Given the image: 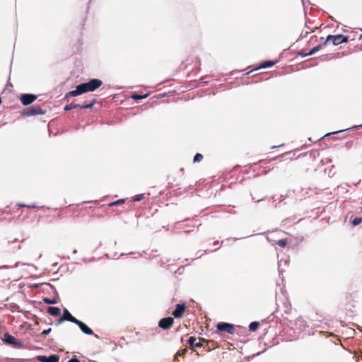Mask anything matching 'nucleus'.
<instances>
[{
	"instance_id": "obj_51",
	"label": "nucleus",
	"mask_w": 362,
	"mask_h": 362,
	"mask_svg": "<svg viewBox=\"0 0 362 362\" xmlns=\"http://www.w3.org/2000/svg\"><path fill=\"white\" fill-rule=\"evenodd\" d=\"M252 71H250L248 72H247V74H249L250 72H252Z\"/></svg>"
},
{
	"instance_id": "obj_52",
	"label": "nucleus",
	"mask_w": 362,
	"mask_h": 362,
	"mask_svg": "<svg viewBox=\"0 0 362 362\" xmlns=\"http://www.w3.org/2000/svg\"><path fill=\"white\" fill-rule=\"evenodd\" d=\"M309 141H312V139L310 137L308 138Z\"/></svg>"
},
{
	"instance_id": "obj_20",
	"label": "nucleus",
	"mask_w": 362,
	"mask_h": 362,
	"mask_svg": "<svg viewBox=\"0 0 362 362\" xmlns=\"http://www.w3.org/2000/svg\"><path fill=\"white\" fill-rule=\"evenodd\" d=\"M42 300L46 304H57L58 303L57 298H47V297H44L42 298Z\"/></svg>"
},
{
	"instance_id": "obj_30",
	"label": "nucleus",
	"mask_w": 362,
	"mask_h": 362,
	"mask_svg": "<svg viewBox=\"0 0 362 362\" xmlns=\"http://www.w3.org/2000/svg\"><path fill=\"white\" fill-rule=\"evenodd\" d=\"M202 341H205V340L202 338H199V341L198 342H195L194 346L197 347V348H201L203 346L202 342Z\"/></svg>"
},
{
	"instance_id": "obj_16",
	"label": "nucleus",
	"mask_w": 362,
	"mask_h": 362,
	"mask_svg": "<svg viewBox=\"0 0 362 362\" xmlns=\"http://www.w3.org/2000/svg\"><path fill=\"white\" fill-rule=\"evenodd\" d=\"M149 95H150L149 93H145L144 95H140V94H138V93H134V94H132L131 98L132 99H134V100H136V101H139L140 100L146 98Z\"/></svg>"
},
{
	"instance_id": "obj_9",
	"label": "nucleus",
	"mask_w": 362,
	"mask_h": 362,
	"mask_svg": "<svg viewBox=\"0 0 362 362\" xmlns=\"http://www.w3.org/2000/svg\"><path fill=\"white\" fill-rule=\"evenodd\" d=\"M185 310V303H178L176 305L175 308L172 312V315L175 318H180L182 317Z\"/></svg>"
},
{
	"instance_id": "obj_42",
	"label": "nucleus",
	"mask_w": 362,
	"mask_h": 362,
	"mask_svg": "<svg viewBox=\"0 0 362 362\" xmlns=\"http://www.w3.org/2000/svg\"><path fill=\"white\" fill-rule=\"evenodd\" d=\"M219 243H219V241H218V240H215V241L214 242V243H213V244H214V245L217 246V245H219Z\"/></svg>"
},
{
	"instance_id": "obj_17",
	"label": "nucleus",
	"mask_w": 362,
	"mask_h": 362,
	"mask_svg": "<svg viewBox=\"0 0 362 362\" xmlns=\"http://www.w3.org/2000/svg\"><path fill=\"white\" fill-rule=\"evenodd\" d=\"M260 324L257 321H253L250 323L248 326V329L250 332H255L259 327Z\"/></svg>"
},
{
	"instance_id": "obj_14",
	"label": "nucleus",
	"mask_w": 362,
	"mask_h": 362,
	"mask_svg": "<svg viewBox=\"0 0 362 362\" xmlns=\"http://www.w3.org/2000/svg\"><path fill=\"white\" fill-rule=\"evenodd\" d=\"M42 286H45L49 287L52 290L53 293L56 296H58V292H57L56 288L53 285L49 284V283L34 284L30 287L31 288H40Z\"/></svg>"
},
{
	"instance_id": "obj_32",
	"label": "nucleus",
	"mask_w": 362,
	"mask_h": 362,
	"mask_svg": "<svg viewBox=\"0 0 362 362\" xmlns=\"http://www.w3.org/2000/svg\"><path fill=\"white\" fill-rule=\"evenodd\" d=\"M74 106H73V104H67V105H66L64 106V110L65 111H69V110H73V109H74Z\"/></svg>"
},
{
	"instance_id": "obj_24",
	"label": "nucleus",
	"mask_w": 362,
	"mask_h": 362,
	"mask_svg": "<svg viewBox=\"0 0 362 362\" xmlns=\"http://www.w3.org/2000/svg\"><path fill=\"white\" fill-rule=\"evenodd\" d=\"M288 241L286 238L280 239L277 241V245L281 247H285L287 245Z\"/></svg>"
},
{
	"instance_id": "obj_40",
	"label": "nucleus",
	"mask_w": 362,
	"mask_h": 362,
	"mask_svg": "<svg viewBox=\"0 0 362 362\" xmlns=\"http://www.w3.org/2000/svg\"><path fill=\"white\" fill-rule=\"evenodd\" d=\"M18 206L21 207H27L28 204H23V203H19L18 204Z\"/></svg>"
},
{
	"instance_id": "obj_47",
	"label": "nucleus",
	"mask_w": 362,
	"mask_h": 362,
	"mask_svg": "<svg viewBox=\"0 0 362 362\" xmlns=\"http://www.w3.org/2000/svg\"><path fill=\"white\" fill-rule=\"evenodd\" d=\"M18 264H19V262H16V263L15 264V265H14V267H17Z\"/></svg>"
},
{
	"instance_id": "obj_6",
	"label": "nucleus",
	"mask_w": 362,
	"mask_h": 362,
	"mask_svg": "<svg viewBox=\"0 0 362 362\" xmlns=\"http://www.w3.org/2000/svg\"><path fill=\"white\" fill-rule=\"evenodd\" d=\"M37 98V95L33 93H23L19 98L21 103L25 106L32 104Z\"/></svg>"
},
{
	"instance_id": "obj_38",
	"label": "nucleus",
	"mask_w": 362,
	"mask_h": 362,
	"mask_svg": "<svg viewBox=\"0 0 362 362\" xmlns=\"http://www.w3.org/2000/svg\"><path fill=\"white\" fill-rule=\"evenodd\" d=\"M73 106H74V109H76V108H80V109H81V107H82V105H79V104H73Z\"/></svg>"
},
{
	"instance_id": "obj_35",
	"label": "nucleus",
	"mask_w": 362,
	"mask_h": 362,
	"mask_svg": "<svg viewBox=\"0 0 362 362\" xmlns=\"http://www.w3.org/2000/svg\"><path fill=\"white\" fill-rule=\"evenodd\" d=\"M64 321H66V318L65 317H63L62 316L61 317L59 318V320H57V323H56V325H60L62 322H63Z\"/></svg>"
},
{
	"instance_id": "obj_34",
	"label": "nucleus",
	"mask_w": 362,
	"mask_h": 362,
	"mask_svg": "<svg viewBox=\"0 0 362 362\" xmlns=\"http://www.w3.org/2000/svg\"><path fill=\"white\" fill-rule=\"evenodd\" d=\"M67 362H81L80 360L76 357V356H73L71 359H69Z\"/></svg>"
},
{
	"instance_id": "obj_46",
	"label": "nucleus",
	"mask_w": 362,
	"mask_h": 362,
	"mask_svg": "<svg viewBox=\"0 0 362 362\" xmlns=\"http://www.w3.org/2000/svg\"><path fill=\"white\" fill-rule=\"evenodd\" d=\"M17 241H18V238H15V239H13V240L12 241V243H16V242H17Z\"/></svg>"
},
{
	"instance_id": "obj_27",
	"label": "nucleus",
	"mask_w": 362,
	"mask_h": 362,
	"mask_svg": "<svg viewBox=\"0 0 362 362\" xmlns=\"http://www.w3.org/2000/svg\"><path fill=\"white\" fill-rule=\"evenodd\" d=\"M144 194H139L135 195L132 198V199H133L134 202H140L142 199H144Z\"/></svg>"
},
{
	"instance_id": "obj_44",
	"label": "nucleus",
	"mask_w": 362,
	"mask_h": 362,
	"mask_svg": "<svg viewBox=\"0 0 362 362\" xmlns=\"http://www.w3.org/2000/svg\"><path fill=\"white\" fill-rule=\"evenodd\" d=\"M251 236H252V235H251ZM248 237H250V235H247V236H245V238H248ZM241 238H235L234 240H239ZM243 238H245V237H243Z\"/></svg>"
},
{
	"instance_id": "obj_48",
	"label": "nucleus",
	"mask_w": 362,
	"mask_h": 362,
	"mask_svg": "<svg viewBox=\"0 0 362 362\" xmlns=\"http://www.w3.org/2000/svg\"><path fill=\"white\" fill-rule=\"evenodd\" d=\"M73 253H74V254L77 253V250L74 249V251H73Z\"/></svg>"
},
{
	"instance_id": "obj_29",
	"label": "nucleus",
	"mask_w": 362,
	"mask_h": 362,
	"mask_svg": "<svg viewBox=\"0 0 362 362\" xmlns=\"http://www.w3.org/2000/svg\"><path fill=\"white\" fill-rule=\"evenodd\" d=\"M196 337H190L188 339H187V343L191 346H194L195 342H196Z\"/></svg>"
},
{
	"instance_id": "obj_41",
	"label": "nucleus",
	"mask_w": 362,
	"mask_h": 362,
	"mask_svg": "<svg viewBox=\"0 0 362 362\" xmlns=\"http://www.w3.org/2000/svg\"><path fill=\"white\" fill-rule=\"evenodd\" d=\"M301 1L303 6H305V2L310 4L309 0H301Z\"/></svg>"
},
{
	"instance_id": "obj_1",
	"label": "nucleus",
	"mask_w": 362,
	"mask_h": 362,
	"mask_svg": "<svg viewBox=\"0 0 362 362\" xmlns=\"http://www.w3.org/2000/svg\"><path fill=\"white\" fill-rule=\"evenodd\" d=\"M80 84L84 93H86L95 91L102 86L103 81L99 78H91L88 81Z\"/></svg>"
},
{
	"instance_id": "obj_5",
	"label": "nucleus",
	"mask_w": 362,
	"mask_h": 362,
	"mask_svg": "<svg viewBox=\"0 0 362 362\" xmlns=\"http://www.w3.org/2000/svg\"><path fill=\"white\" fill-rule=\"evenodd\" d=\"M216 327L218 332H225L233 334L234 333V325L228 322H221L216 324Z\"/></svg>"
},
{
	"instance_id": "obj_28",
	"label": "nucleus",
	"mask_w": 362,
	"mask_h": 362,
	"mask_svg": "<svg viewBox=\"0 0 362 362\" xmlns=\"http://www.w3.org/2000/svg\"><path fill=\"white\" fill-rule=\"evenodd\" d=\"M124 202H125L124 199H117L115 202L110 203L109 205L110 206L118 205V204H123Z\"/></svg>"
},
{
	"instance_id": "obj_25",
	"label": "nucleus",
	"mask_w": 362,
	"mask_h": 362,
	"mask_svg": "<svg viewBox=\"0 0 362 362\" xmlns=\"http://www.w3.org/2000/svg\"><path fill=\"white\" fill-rule=\"evenodd\" d=\"M202 159H203V155L202 153H197L195 154V156H194L193 162L197 163V162L201 161Z\"/></svg>"
},
{
	"instance_id": "obj_11",
	"label": "nucleus",
	"mask_w": 362,
	"mask_h": 362,
	"mask_svg": "<svg viewBox=\"0 0 362 362\" xmlns=\"http://www.w3.org/2000/svg\"><path fill=\"white\" fill-rule=\"evenodd\" d=\"M62 317L66 318V321L74 323L75 325L78 320L66 308H64Z\"/></svg>"
},
{
	"instance_id": "obj_31",
	"label": "nucleus",
	"mask_w": 362,
	"mask_h": 362,
	"mask_svg": "<svg viewBox=\"0 0 362 362\" xmlns=\"http://www.w3.org/2000/svg\"><path fill=\"white\" fill-rule=\"evenodd\" d=\"M297 54L299 55V56H301L302 57H308V56H310V54H308V52H304L302 50H299L297 52Z\"/></svg>"
},
{
	"instance_id": "obj_26",
	"label": "nucleus",
	"mask_w": 362,
	"mask_h": 362,
	"mask_svg": "<svg viewBox=\"0 0 362 362\" xmlns=\"http://www.w3.org/2000/svg\"><path fill=\"white\" fill-rule=\"evenodd\" d=\"M36 359L39 362H47L48 361V356H44V355H40L36 357Z\"/></svg>"
},
{
	"instance_id": "obj_3",
	"label": "nucleus",
	"mask_w": 362,
	"mask_h": 362,
	"mask_svg": "<svg viewBox=\"0 0 362 362\" xmlns=\"http://www.w3.org/2000/svg\"><path fill=\"white\" fill-rule=\"evenodd\" d=\"M330 40L334 45H339L341 43L347 42L349 41V36L344 35L342 34L329 35L327 36L326 40L324 42V45H326Z\"/></svg>"
},
{
	"instance_id": "obj_7",
	"label": "nucleus",
	"mask_w": 362,
	"mask_h": 362,
	"mask_svg": "<svg viewBox=\"0 0 362 362\" xmlns=\"http://www.w3.org/2000/svg\"><path fill=\"white\" fill-rule=\"evenodd\" d=\"M76 325L80 328L81 331L83 334L87 335H94L95 337L99 338V336L96 334H94L93 329L83 321L78 320Z\"/></svg>"
},
{
	"instance_id": "obj_45",
	"label": "nucleus",
	"mask_w": 362,
	"mask_h": 362,
	"mask_svg": "<svg viewBox=\"0 0 362 362\" xmlns=\"http://www.w3.org/2000/svg\"><path fill=\"white\" fill-rule=\"evenodd\" d=\"M200 83L203 84V85H205V84L208 83V81H202Z\"/></svg>"
},
{
	"instance_id": "obj_49",
	"label": "nucleus",
	"mask_w": 362,
	"mask_h": 362,
	"mask_svg": "<svg viewBox=\"0 0 362 362\" xmlns=\"http://www.w3.org/2000/svg\"><path fill=\"white\" fill-rule=\"evenodd\" d=\"M359 39L361 40L362 39V34L359 36Z\"/></svg>"
},
{
	"instance_id": "obj_10",
	"label": "nucleus",
	"mask_w": 362,
	"mask_h": 362,
	"mask_svg": "<svg viewBox=\"0 0 362 362\" xmlns=\"http://www.w3.org/2000/svg\"><path fill=\"white\" fill-rule=\"evenodd\" d=\"M83 93H84V92L81 88V84H78L76 86L75 90H71V91H69L68 93H66L65 94L64 98L66 99V98H71V97H76V96L81 95Z\"/></svg>"
},
{
	"instance_id": "obj_23",
	"label": "nucleus",
	"mask_w": 362,
	"mask_h": 362,
	"mask_svg": "<svg viewBox=\"0 0 362 362\" xmlns=\"http://www.w3.org/2000/svg\"><path fill=\"white\" fill-rule=\"evenodd\" d=\"M47 362H59V356L57 354H52L48 356Z\"/></svg>"
},
{
	"instance_id": "obj_43",
	"label": "nucleus",
	"mask_w": 362,
	"mask_h": 362,
	"mask_svg": "<svg viewBox=\"0 0 362 362\" xmlns=\"http://www.w3.org/2000/svg\"><path fill=\"white\" fill-rule=\"evenodd\" d=\"M8 267H8V266H7V265H3V266H1V267H0V269H7V268H8Z\"/></svg>"
},
{
	"instance_id": "obj_36",
	"label": "nucleus",
	"mask_w": 362,
	"mask_h": 362,
	"mask_svg": "<svg viewBox=\"0 0 362 362\" xmlns=\"http://www.w3.org/2000/svg\"><path fill=\"white\" fill-rule=\"evenodd\" d=\"M187 351V349H183L182 351H180L177 353V355H179V356H183L185 354V353Z\"/></svg>"
},
{
	"instance_id": "obj_37",
	"label": "nucleus",
	"mask_w": 362,
	"mask_h": 362,
	"mask_svg": "<svg viewBox=\"0 0 362 362\" xmlns=\"http://www.w3.org/2000/svg\"><path fill=\"white\" fill-rule=\"evenodd\" d=\"M308 32H305L304 34H303V33H301V34H300V37H299V38H298V40H300V39H303V38H304V37H307V35H308Z\"/></svg>"
},
{
	"instance_id": "obj_39",
	"label": "nucleus",
	"mask_w": 362,
	"mask_h": 362,
	"mask_svg": "<svg viewBox=\"0 0 362 362\" xmlns=\"http://www.w3.org/2000/svg\"><path fill=\"white\" fill-rule=\"evenodd\" d=\"M27 207L28 208H36L37 206H36V204L35 203H33L31 204H28Z\"/></svg>"
},
{
	"instance_id": "obj_4",
	"label": "nucleus",
	"mask_w": 362,
	"mask_h": 362,
	"mask_svg": "<svg viewBox=\"0 0 362 362\" xmlns=\"http://www.w3.org/2000/svg\"><path fill=\"white\" fill-rule=\"evenodd\" d=\"M45 113L46 110H42L41 107L35 105H30L23 112V115L25 117H30L37 115H45Z\"/></svg>"
},
{
	"instance_id": "obj_21",
	"label": "nucleus",
	"mask_w": 362,
	"mask_h": 362,
	"mask_svg": "<svg viewBox=\"0 0 362 362\" xmlns=\"http://www.w3.org/2000/svg\"><path fill=\"white\" fill-rule=\"evenodd\" d=\"M296 325H299L300 327H299V329L300 331L303 330L304 329V327H305V324H304V320L303 319V317H298L296 320Z\"/></svg>"
},
{
	"instance_id": "obj_18",
	"label": "nucleus",
	"mask_w": 362,
	"mask_h": 362,
	"mask_svg": "<svg viewBox=\"0 0 362 362\" xmlns=\"http://www.w3.org/2000/svg\"><path fill=\"white\" fill-rule=\"evenodd\" d=\"M325 45H324V43H323V44L317 45L313 47L308 52V54H310V56H311V55L315 54L317 52H318L320 49H321L322 48V47L325 46Z\"/></svg>"
},
{
	"instance_id": "obj_33",
	"label": "nucleus",
	"mask_w": 362,
	"mask_h": 362,
	"mask_svg": "<svg viewBox=\"0 0 362 362\" xmlns=\"http://www.w3.org/2000/svg\"><path fill=\"white\" fill-rule=\"evenodd\" d=\"M52 331V329L51 328H48V329H44L42 331V332L41 333L42 335L43 336H46L47 334H49Z\"/></svg>"
},
{
	"instance_id": "obj_19",
	"label": "nucleus",
	"mask_w": 362,
	"mask_h": 362,
	"mask_svg": "<svg viewBox=\"0 0 362 362\" xmlns=\"http://www.w3.org/2000/svg\"><path fill=\"white\" fill-rule=\"evenodd\" d=\"M361 223H362V217L356 216L353 218V216H351V223L352 224V226H356L359 225Z\"/></svg>"
},
{
	"instance_id": "obj_22",
	"label": "nucleus",
	"mask_w": 362,
	"mask_h": 362,
	"mask_svg": "<svg viewBox=\"0 0 362 362\" xmlns=\"http://www.w3.org/2000/svg\"><path fill=\"white\" fill-rule=\"evenodd\" d=\"M97 103V100L93 98L90 103L82 105L81 109H90Z\"/></svg>"
},
{
	"instance_id": "obj_2",
	"label": "nucleus",
	"mask_w": 362,
	"mask_h": 362,
	"mask_svg": "<svg viewBox=\"0 0 362 362\" xmlns=\"http://www.w3.org/2000/svg\"><path fill=\"white\" fill-rule=\"evenodd\" d=\"M1 340L4 344L11 345L14 348L23 349L24 347V344L21 341L17 339L13 335L10 334L8 332H5Z\"/></svg>"
},
{
	"instance_id": "obj_13",
	"label": "nucleus",
	"mask_w": 362,
	"mask_h": 362,
	"mask_svg": "<svg viewBox=\"0 0 362 362\" xmlns=\"http://www.w3.org/2000/svg\"><path fill=\"white\" fill-rule=\"evenodd\" d=\"M276 62H277L276 61L266 60V61L263 62L261 64H259L254 70H258V69H260L270 68V67L273 66Z\"/></svg>"
},
{
	"instance_id": "obj_15",
	"label": "nucleus",
	"mask_w": 362,
	"mask_h": 362,
	"mask_svg": "<svg viewBox=\"0 0 362 362\" xmlns=\"http://www.w3.org/2000/svg\"><path fill=\"white\" fill-rule=\"evenodd\" d=\"M47 313L53 317H57L61 314V310L58 307L50 306L47 308Z\"/></svg>"
},
{
	"instance_id": "obj_50",
	"label": "nucleus",
	"mask_w": 362,
	"mask_h": 362,
	"mask_svg": "<svg viewBox=\"0 0 362 362\" xmlns=\"http://www.w3.org/2000/svg\"><path fill=\"white\" fill-rule=\"evenodd\" d=\"M121 339H122V341H124V338L122 337H121Z\"/></svg>"
},
{
	"instance_id": "obj_12",
	"label": "nucleus",
	"mask_w": 362,
	"mask_h": 362,
	"mask_svg": "<svg viewBox=\"0 0 362 362\" xmlns=\"http://www.w3.org/2000/svg\"><path fill=\"white\" fill-rule=\"evenodd\" d=\"M359 128H362V124L361 125H354L352 127L347 128L346 129H341V130H339V131H335V132H333L327 133L323 137L320 138V139H323L325 136H329L332 135V134H337L339 133L344 132L345 131H349V130H351V129H359ZM318 140H320V139Z\"/></svg>"
},
{
	"instance_id": "obj_8",
	"label": "nucleus",
	"mask_w": 362,
	"mask_h": 362,
	"mask_svg": "<svg viewBox=\"0 0 362 362\" xmlns=\"http://www.w3.org/2000/svg\"><path fill=\"white\" fill-rule=\"evenodd\" d=\"M174 319L171 317H163L158 322L159 327L164 330L170 329L173 325Z\"/></svg>"
}]
</instances>
